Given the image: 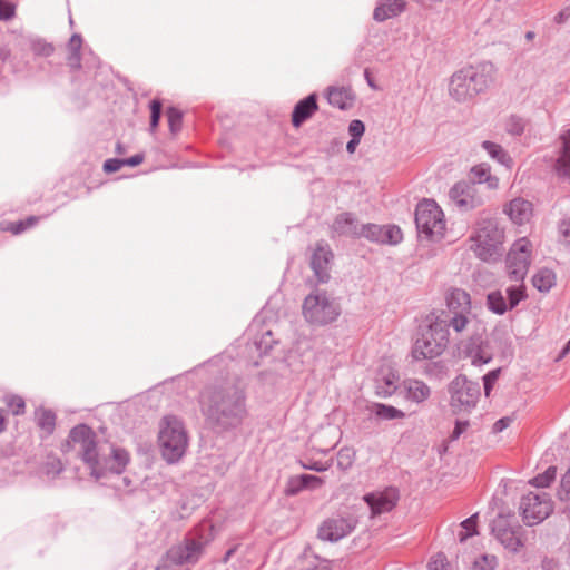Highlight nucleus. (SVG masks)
I'll return each mask as SVG.
<instances>
[{
    "instance_id": "0e129e2a",
    "label": "nucleus",
    "mask_w": 570,
    "mask_h": 570,
    "mask_svg": "<svg viewBox=\"0 0 570 570\" xmlns=\"http://www.w3.org/2000/svg\"><path fill=\"white\" fill-rule=\"evenodd\" d=\"M122 160H124V166L136 167L144 161V155L136 154L131 157L122 158Z\"/></svg>"
},
{
    "instance_id": "de8ad7c7",
    "label": "nucleus",
    "mask_w": 570,
    "mask_h": 570,
    "mask_svg": "<svg viewBox=\"0 0 570 570\" xmlns=\"http://www.w3.org/2000/svg\"><path fill=\"white\" fill-rule=\"evenodd\" d=\"M558 498L561 501H570V468L561 479Z\"/></svg>"
},
{
    "instance_id": "e2e57ef3",
    "label": "nucleus",
    "mask_w": 570,
    "mask_h": 570,
    "mask_svg": "<svg viewBox=\"0 0 570 570\" xmlns=\"http://www.w3.org/2000/svg\"><path fill=\"white\" fill-rule=\"evenodd\" d=\"M512 420L508 416L501 417L493 424V432L500 433L511 424Z\"/></svg>"
},
{
    "instance_id": "c9c22d12",
    "label": "nucleus",
    "mask_w": 570,
    "mask_h": 570,
    "mask_svg": "<svg viewBox=\"0 0 570 570\" xmlns=\"http://www.w3.org/2000/svg\"><path fill=\"white\" fill-rule=\"evenodd\" d=\"M478 513L472 514L460 523L458 539L460 542L466 541L469 538L478 534Z\"/></svg>"
},
{
    "instance_id": "8fccbe9b",
    "label": "nucleus",
    "mask_w": 570,
    "mask_h": 570,
    "mask_svg": "<svg viewBox=\"0 0 570 570\" xmlns=\"http://www.w3.org/2000/svg\"><path fill=\"white\" fill-rule=\"evenodd\" d=\"M500 372H501V368H494V370L488 372L483 376V387H484V393H485L487 396L490 395L491 390H492L494 383L499 379Z\"/></svg>"
},
{
    "instance_id": "aec40b11",
    "label": "nucleus",
    "mask_w": 570,
    "mask_h": 570,
    "mask_svg": "<svg viewBox=\"0 0 570 570\" xmlns=\"http://www.w3.org/2000/svg\"><path fill=\"white\" fill-rule=\"evenodd\" d=\"M504 213L514 224L523 225L532 215V204L523 198H514L505 205Z\"/></svg>"
},
{
    "instance_id": "6ab92c4d",
    "label": "nucleus",
    "mask_w": 570,
    "mask_h": 570,
    "mask_svg": "<svg viewBox=\"0 0 570 570\" xmlns=\"http://www.w3.org/2000/svg\"><path fill=\"white\" fill-rule=\"evenodd\" d=\"M318 109L317 94L313 92L299 100L292 111V124L295 128L301 127Z\"/></svg>"
},
{
    "instance_id": "2f4dec72",
    "label": "nucleus",
    "mask_w": 570,
    "mask_h": 570,
    "mask_svg": "<svg viewBox=\"0 0 570 570\" xmlns=\"http://www.w3.org/2000/svg\"><path fill=\"white\" fill-rule=\"evenodd\" d=\"M465 353L476 366L488 364L492 360V355L474 341L465 346Z\"/></svg>"
},
{
    "instance_id": "a211bd4d",
    "label": "nucleus",
    "mask_w": 570,
    "mask_h": 570,
    "mask_svg": "<svg viewBox=\"0 0 570 570\" xmlns=\"http://www.w3.org/2000/svg\"><path fill=\"white\" fill-rule=\"evenodd\" d=\"M361 226L354 214L341 213L335 217L331 226L332 237L344 236L358 238Z\"/></svg>"
},
{
    "instance_id": "b1692460",
    "label": "nucleus",
    "mask_w": 570,
    "mask_h": 570,
    "mask_svg": "<svg viewBox=\"0 0 570 570\" xmlns=\"http://www.w3.org/2000/svg\"><path fill=\"white\" fill-rule=\"evenodd\" d=\"M326 99L331 106L346 110L352 107L355 97L350 88L330 87L326 92Z\"/></svg>"
},
{
    "instance_id": "9d476101",
    "label": "nucleus",
    "mask_w": 570,
    "mask_h": 570,
    "mask_svg": "<svg viewBox=\"0 0 570 570\" xmlns=\"http://www.w3.org/2000/svg\"><path fill=\"white\" fill-rule=\"evenodd\" d=\"M450 406L454 413L471 412L481 395L480 384L458 375L449 385Z\"/></svg>"
},
{
    "instance_id": "5701e85b",
    "label": "nucleus",
    "mask_w": 570,
    "mask_h": 570,
    "mask_svg": "<svg viewBox=\"0 0 570 570\" xmlns=\"http://www.w3.org/2000/svg\"><path fill=\"white\" fill-rule=\"evenodd\" d=\"M448 311L441 314L471 313L470 295L460 288H454L446 296Z\"/></svg>"
},
{
    "instance_id": "7c9ffc66",
    "label": "nucleus",
    "mask_w": 570,
    "mask_h": 570,
    "mask_svg": "<svg viewBox=\"0 0 570 570\" xmlns=\"http://www.w3.org/2000/svg\"><path fill=\"white\" fill-rule=\"evenodd\" d=\"M532 284L539 292L547 293L556 284V274L552 269L541 268L533 275Z\"/></svg>"
},
{
    "instance_id": "13d9d810",
    "label": "nucleus",
    "mask_w": 570,
    "mask_h": 570,
    "mask_svg": "<svg viewBox=\"0 0 570 570\" xmlns=\"http://www.w3.org/2000/svg\"><path fill=\"white\" fill-rule=\"evenodd\" d=\"M468 426H469V421H466V420H456L454 429H453V431H452V433L450 435V440L451 441L458 440L462 435V433L465 432Z\"/></svg>"
},
{
    "instance_id": "a18cd8bd",
    "label": "nucleus",
    "mask_w": 570,
    "mask_h": 570,
    "mask_svg": "<svg viewBox=\"0 0 570 570\" xmlns=\"http://www.w3.org/2000/svg\"><path fill=\"white\" fill-rule=\"evenodd\" d=\"M498 559L492 554H482L473 562V570H494Z\"/></svg>"
},
{
    "instance_id": "052dcab7",
    "label": "nucleus",
    "mask_w": 570,
    "mask_h": 570,
    "mask_svg": "<svg viewBox=\"0 0 570 570\" xmlns=\"http://www.w3.org/2000/svg\"><path fill=\"white\" fill-rule=\"evenodd\" d=\"M82 38L78 33H73L68 42L69 53L80 52Z\"/></svg>"
},
{
    "instance_id": "e433bc0d",
    "label": "nucleus",
    "mask_w": 570,
    "mask_h": 570,
    "mask_svg": "<svg viewBox=\"0 0 570 570\" xmlns=\"http://www.w3.org/2000/svg\"><path fill=\"white\" fill-rule=\"evenodd\" d=\"M276 341L273 337L272 331H265L258 337L253 341V346L259 356L266 355L272 348Z\"/></svg>"
},
{
    "instance_id": "58836bf2",
    "label": "nucleus",
    "mask_w": 570,
    "mask_h": 570,
    "mask_svg": "<svg viewBox=\"0 0 570 570\" xmlns=\"http://www.w3.org/2000/svg\"><path fill=\"white\" fill-rule=\"evenodd\" d=\"M364 237L371 242L383 243V227L376 224H365L361 226L358 238Z\"/></svg>"
},
{
    "instance_id": "0eeeda50",
    "label": "nucleus",
    "mask_w": 570,
    "mask_h": 570,
    "mask_svg": "<svg viewBox=\"0 0 570 570\" xmlns=\"http://www.w3.org/2000/svg\"><path fill=\"white\" fill-rule=\"evenodd\" d=\"M429 324L421 330L412 347L414 360H432L440 356L448 346L449 331L445 324L436 322L433 314L428 316Z\"/></svg>"
},
{
    "instance_id": "9b49d317",
    "label": "nucleus",
    "mask_w": 570,
    "mask_h": 570,
    "mask_svg": "<svg viewBox=\"0 0 570 570\" xmlns=\"http://www.w3.org/2000/svg\"><path fill=\"white\" fill-rule=\"evenodd\" d=\"M519 511L524 524L532 527L544 521L553 511L548 493L529 492L520 501Z\"/></svg>"
},
{
    "instance_id": "49530a36",
    "label": "nucleus",
    "mask_w": 570,
    "mask_h": 570,
    "mask_svg": "<svg viewBox=\"0 0 570 570\" xmlns=\"http://www.w3.org/2000/svg\"><path fill=\"white\" fill-rule=\"evenodd\" d=\"M149 108H150L149 127H150V130L154 131L158 127L160 118H161L163 104L158 99H153L149 104Z\"/></svg>"
},
{
    "instance_id": "20e7f679",
    "label": "nucleus",
    "mask_w": 570,
    "mask_h": 570,
    "mask_svg": "<svg viewBox=\"0 0 570 570\" xmlns=\"http://www.w3.org/2000/svg\"><path fill=\"white\" fill-rule=\"evenodd\" d=\"M213 540V527L202 523L187 532L181 542L169 548L167 560L176 566L195 564Z\"/></svg>"
},
{
    "instance_id": "dca6fc26",
    "label": "nucleus",
    "mask_w": 570,
    "mask_h": 570,
    "mask_svg": "<svg viewBox=\"0 0 570 570\" xmlns=\"http://www.w3.org/2000/svg\"><path fill=\"white\" fill-rule=\"evenodd\" d=\"M333 252L325 243H318L311 256V268L318 284H325L331 278Z\"/></svg>"
},
{
    "instance_id": "c756f323",
    "label": "nucleus",
    "mask_w": 570,
    "mask_h": 570,
    "mask_svg": "<svg viewBox=\"0 0 570 570\" xmlns=\"http://www.w3.org/2000/svg\"><path fill=\"white\" fill-rule=\"evenodd\" d=\"M487 306L497 315H503L505 312L512 309L510 308L505 295L499 289L492 291L487 295Z\"/></svg>"
},
{
    "instance_id": "bf43d9fd",
    "label": "nucleus",
    "mask_w": 570,
    "mask_h": 570,
    "mask_svg": "<svg viewBox=\"0 0 570 570\" xmlns=\"http://www.w3.org/2000/svg\"><path fill=\"white\" fill-rule=\"evenodd\" d=\"M542 570H564L562 564L554 558H543L541 562Z\"/></svg>"
},
{
    "instance_id": "5fc2aeb1",
    "label": "nucleus",
    "mask_w": 570,
    "mask_h": 570,
    "mask_svg": "<svg viewBox=\"0 0 570 570\" xmlns=\"http://www.w3.org/2000/svg\"><path fill=\"white\" fill-rule=\"evenodd\" d=\"M7 404L9 407L12 409V413L14 415L22 414L24 411V406H26L23 399L20 396H17V395L10 396L8 399Z\"/></svg>"
},
{
    "instance_id": "f03ea898",
    "label": "nucleus",
    "mask_w": 570,
    "mask_h": 570,
    "mask_svg": "<svg viewBox=\"0 0 570 570\" xmlns=\"http://www.w3.org/2000/svg\"><path fill=\"white\" fill-rule=\"evenodd\" d=\"M68 445L85 463L90 476L97 481L106 478L109 473L121 474L130 460L129 453L125 449L99 441L92 429L86 424H79L71 429Z\"/></svg>"
},
{
    "instance_id": "2eb2a0df",
    "label": "nucleus",
    "mask_w": 570,
    "mask_h": 570,
    "mask_svg": "<svg viewBox=\"0 0 570 570\" xmlns=\"http://www.w3.org/2000/svg\"><path fill=\"white\" fill-rule=\"evenodd\" d=\"M449 198L461 212L475 209L483 204L476 186L466 180L454 184L449 190Z\"/></svg>"
},
{
    "instance_id": "393cba45",
    "label": "nucleus",
    "mask_w": 570,
    "mask_h": 570,
    "mask_svg": "<svg viewBox=\"0 0 570 570\" xmlns=\"http://www.w3.org/2000/svg\"><path fill=\"white\" fill-rule=\"evenodd\" d=\"M405 396L415 403H422L429 399L431 394L430 387L420 380L409 379L404 381Z\"/></svg>"
},
{
    "instance_id": "c03bdc74",
    "label": "nucleus",
    "mask_w": 570,
    "mask_h": 570,
    "mask_svg": "<svg viewBox=\"0 0 570 570\" xmlns=\"http://www.w3.org/2000/svg\"><path fill=\"white\" fill-rule=\"evenodd\" d=\"M355 453L350 448H343L337 452V468L342 471L347 470L354 462Z\"/></svg>"
},
{
    "instance_id": "6e6552de",
    "label": "nucleus",
    "mask_w": 570,
    "mask_h": 570,
    "mask_svg": "<svg viewBox=\"0 0 570 570\" xmlns=\"http://www.w3.org/2000/svg\"><path fill=\"white\" fill-rule=\"evenodd\" d=\"M504 239V230L499 226L497 219L482 217L475 233L471 236L470 248L482 261L488 262L500 255V247Z\"/></svg>"
},
{
    "instance_id": "ddd939ff",
    "label": "nucleus",
    "mask_w": 570,
    "mask_h": 570,
    "mask_svg": "<svg viewBox=\"0 0 570 570\" xmlns=\"http://www.w3.org/2000/svg\"><path fill=\"white\" fill-rule=\"evenodd\" d=\"M491 530L495 539L511 552H517L523 546L522 528L512 525L510 520L503 515H498L492 521Z\"/></svg>"
},
{
    "instance_id": "f3484780",
    "label": "nucleus",
    "mask_w": 570,
    "mask_h": 570,
    "mask_svg": "<svg viewBox=\"0 0 570 570\" xmlns=\"http://www.w3.org/2000/svg\"><path fill=\"white\" fill-rule=\"evenodd\" d=\"M400 493L397 488L387 487L383 491L371 492L364 495L373 515L390 512L397 503Z\"/></svg>"
},
{
    "instance_id": "4d7b16f0",
    "label": "nucleus",
    "mask_w": 570,
    "mask_h": 570,
    "mask_svg": "<svg viewBox=\"0 0 570 570\" xmlns=\"http://www.w3.org/2000/svg\"><path fill=\"white\" fill-rule=\"evenodd\" d=\"M122 167H124L122 158H109V159L105 160L104 166H102L105 173H107V174L116 173Z\"/></svg>"
},
{
    "instance_id": "4468645a",
    "label": "nucleus",
    "mask_w": 570,
    "mask_h": 570,
    "mask_svg": "<svg viewBox=\"0 0 570 570\" xmlns=\"http://www.w3.org/2000/svg\"><path fill=\"white\" fill-rule=\"evenodd\" d=\"M357 519L352 515H337L325 520L318 529V538L336 542L354 531Z\"/></svg>"
},
{
    "instance_id": "4c0bfd02",
    "label": "nucleus",
    "mask_w": 570,
    "mask_h": 570,
    "mask_svg": "<svg viewBox=\"0 0 570 570\" xmlns=\"http://www.w3.org/2000/svg\"><path fill=\"white\" fill-rule=\"evenodd\" d=\"M37 424L47 434H51L56 426V414L51 410L41 409L37 412Z\"/></svg>"
},
{
    "instance_id": "774afa93",
    "label": "nucleus",
    "mask_w": 570,
    "mask_h": 570,
    "mask_svg": "<svg viewBox=\"0 0 570 570\" xmlns=\"http://www.w3.org/2000/svg\"><path fill=\"white\" fill-rule=\"evenodd\" d=\"M413 1L416 2L420 7H422L424 9H432L438 3L442 2V0H413Z\"/></svg>"
},
{
    "instance_id": "a19ab883",
    "label": "nucleus",
    "mask_w": 570,
    "mask_h": 570,
    "mask_svg": "<svg viewBox=\"0 0 570 570\" xmlns=\"http://www.w3.org/2000/svg\"><path fill=\"white\" fill-rule=\"evenodd\" d=\"M166 115L170 132L177 134L181 129L183 112L176 107H168Z\"/></svg>"
},
{
    "instance_id": "423d86ee",
    "label": "nucleus",
    "mask_w": 570,
    "mask_h": 570,
    "mask_svg": "<svg viewBox=\"0 0 570 570\" xmlns=\"http://www.w3.org/2000/svg\"><path fill=\"white\" fill-rule=\"evenodd\" d=\"M158 444L164 460L169 464L177 463L185 455L188 436L178 417L168 415L161 420Z\"/></svg>"
},
{
    "instance_id": "39448f33",
    "label": "nucleus",
    "mask_w": 570,
    "mask_h": 570,
    "mask_svg": "<svg viewBox=\"0 0 570 570\" xmlns=\"http://www.w3.org/2000/svg\"><path fill=\"white\" fill-rule=\"evenodd\" d=\"M302 313L305 321L313 326L334 323L342 314L340 299L323 289H314L303 302Z\"/></svg>"
},
{
    "instance_id": "bb28decb",
    "label": "nucleus",
    "mask_w": 570,
    "mask_h": 570,
    "mask_svg": "<svg viewBox=\"0 0 570 570\" xmlns=\"http://www.w3.org/2000/svg\"><path fill=\"white\" fill-rule=\"evenodd\" d=\"M469 315L470 313L433 314V317L436 322L444 323L448 331L452 327L456 333H461L470 322Z\"/></svg>"
},
{
    "instance_id": "72a5a7b5",
    "label": "nucleus",
    "mask_w": 570,
    "mask_h": 570,
    "mask_svg": "<svg viewBox=\"0 0 570 570\" xmlns=\"http://www.w3.org/2000/svg\"><path fill=\"white\" fill-rule=\"evenodd\" d=\"M481 146L488 153V155L499 164L509 166L511 163V157L499 144L484 140Z\"/></svg>"
},
{
    "instance_id": "f8f14e48",
    "label": "nucleus",
    "mask_w": 570,
    "mask_h": 570,
    "mask_svg": "<svg viewBox=\"0 0 570 570\" xmlns=\"http://www.w3.org/2000/svg\"><path fill=\"white\" fill-rule=\"evenodd\" d=\"M531 243L527 238L518 239L507 256V272L514 282L524 281L530 266Z\"/></svg>"
},
{
    "instance_id": "79ce46f5",
    "label": "nucleus",
    "mask_w": 570,
    "mask_h": 570,
    "mask_svg": "<svg viewBox=\"0 0 570 570\" xmlns=\"http://www.w3.org/2000/svg\"><path fill=\"white\" fill-rule=\"evenodd\" d=\"M402 238L403 234L400 227L395 225L383 226L382 244L396 245L402 240Z\"/></svg>"
},
{
    "instance_id": "7ed1b4c3",
    "label": "nucleus",
    "mask_w": 570,
    "mask_h": 570,
    "mask_svg": "<svg viewBox=\"0 0 570 570\" xmlns=\"http://www.w3.org/2000/svg\"><path fill=\"white\" fill-rule=\"evenodd\" d=\"M493 79L494 66L491 62L469 66L453 73L449 92L456 101L464 102L485 91Z\"/></svg>"
},
{
    "instance_id": "338daca9",
    "label": "nucleus",
    "mask_w": 570,
    "mask_h": 570,
    "mask_svg": "<svg viewBox=\"0 0 570 570\" xmlns=\"http://www.w3.org/2000/svg\"><path fill=\"white\" fill-rule=\"evenodd\" d=\"M28 229V226H26V223L23 220H19L17 223H13L10 227V230L12 234L18 235Z\"/></svg>"
},
{
    "instance_id": "864d4df0",
    "label": "nucleus",
    "mask_w": 570,
    "mask_h": 570,
    "mask_svg": "<svg viewBox=\"0 0 570 570\" xmlns=\"http://www.w3.org/2000/svg\"><path fill=\"white\" fill-rule=\"evenodd\" d=\"M32 50L38 56L49 57L53 52V47L50 43L38 40L32 43Z\"/></svg>"
},
{
    "instance_id": "09e8293b",
    "label": "nucleus",
    "mask_w": 570,
    "mask_h": 570,
    "mask_svg": "<svg viewBox=\"0 0 570 570\" xmlns=\"http://www.w3.org/2000/svg\"><path fill=\"white\" fill-rule=\"evenodd\" d=\"M16 14V6L7 0H0V20L9 21Z\"/></svg>"
},
{
    "instance_id": "f704fd0d",
    "label": "nucleus",
    "mask_w": 570,
    "mask_h": 570,
    "mask_svg": "<svg viewBox=\"0 0 570 570\" xmlns=\"http://www.w3.org/2000/svg\"><path fill=\"white\" fill-rule=\"evenodd\" d=\"M372 412L377 419L385 421L403 419L405 416L404 412L401 410L383 403H374L372 406Z\"/></svg>"
},
{
    "instance_id": "f257e3e1",
    "label": "nucleus",
    "mask_w": 570,
    "mask_h": 570,
    "mask_svg": "<svg viewBox=\"0 0 570 570\" xmlns=\"http://www.w3.org/2000/svg\"><path fill=\"white\" fill-rule=\"evenodd\" d=\"M234 361L215 356L191 373L206 380L198 395V405L206 425L219 436H237L248 417L247 394L232 373Z\"/></svg>"
},
{
    "instance_id": "a878e982",
    "label": "nucleus",
    "mask_w": 570,
    "mask_h": 570,
    "mask_svg": "<svg viewBox=\"0 0 570 570\" xmlns=\"http://www.w3.org/2000/svg\"><path fill=\"white\" fill-rule=\"evenodd\" d=\"M554 170L560 178L570 181V137L562 135V148L557 158Z\"/></svg>"
},
{
    "instance_id": "4be33fe9",
    "label": "nucleus",
    "mask_w": 570,
    "mask_h": 570,
    "mask_svg": "<svg viewBox=\"0 0 570 570\" xmlns=\"http://www.w3.org/2000/svg\"><path fill=\"white\" fill-rule=\"evenodd\" d=\"M324 483L320 476L312 474H299L289 479L286 494L296 495L304 490H315Z\"/></svg>"
},
{
    "instance_id": "ea45409f",
    "label": "nucleus",
    "mask_w": 570,
    "mask_h": 570,
    "mask_svg": "<svg viewBox=\"0 0 570 570\" xmlns=\"http://www.w3.org/2000/svg\"><path fill=\"white\" fill-rule=\"evenodd\" d=\"M557 476V468L549 466L543 473L538 474L530 480V484L535 488H548Z\"/></svg>"
},
{
    "instance_id": "412c9836",
    "label": "nucleus",
    "mask_w": 570,
    "mask_h": 570,
    "mask_svg": "<svg viewBox=\"0 0 570 570\" xmlns=\"http://www.w3.org/2000/svg\"><path fill=\"white\" fill-rule=\"evenodd\" d=\"M406 9V0H381L374 9L373 18L379 22L397 17Z\"/></svg>"
},
{
    "instance_id": "473e14b6",
    "label": "nucleus",
    "mask_w": 570,
    "mask_h": 570,
    "mask_svg": "<svg viewBox=\"0 0 570 570\" xmlns=\"http://www.w3.org/2000/svg\"><path fill=\"white\" fill-rule=\"evenodd\" d=\"M505 297L510 308H515L519 303L527 298V288L523 281L515 282L505 288Z\"/></svg>"
},
{
    "instance_id": "37998d69",
    "label": "nucleus",
    "mask_w": 570,
    "mask_h": 570,
    "mask_svg": "<svg viewBox=\"0 0 570 570\" xmlns=\"http://www.w3.org/2000/svg\"><path fill=\"white\" fill-rule=\"evenodd\" d=\"M525 129V120L519 116H510L505 122V130L512 136H521Z\"/></svg>"
},
{
    "instance_id": "603ef678",
    "label": "nucleus",
    "mask_w": 570,
    "mask_h": 570,
    "mask_svg": "<svg viewBox=\"0 0 570 570\" xmlns=\"http://www.w3.org/2000/svg\"><path fill=\"white\" fill-rule=\"evenodd\" d=\"M429 570H450L446 557L443 553H438L429 561Z\"/></svg>"
},
{
    "instance_id": "6e6d98bb",
    "label": "nucleus",
    "mask_w": 570,
    "mask_h": 570,
    "mask_svg": "<svg viewBox=\"0 0 570 570\" xmlns=\"http://www.w3.org/2000/svg\"><path fill=\"white\" fill-rule=\"evenodd\" d=\"M365 131V125L362 120L354 119L348 125V134L354 138H362Z\"/></svg>"
},
{
    "instance_id": "1a4fd4ad",
    "label": "nucleus",
    "mask_w": 570,
    "mask_h": 570,
    "mask_svg": "<svg viewBox=\"0 0 570 570\" xmlns=\"http://www.w3.org/2000/svg\"><path fill=\"white\" fill-rule=\"evenodd\" d=\"M415 225L419 235L428 239H440L445 230V219L441 207L433 199L421 200L415 208Z\"/></svg>"
},
{
    "instance_id": "680f3d73",
    "label": "nucleus",
    "mask_w": 570,
    "mask_h": 570,
    "mask_svg": "<svg viewBox=\"0 0 570 570\" xmlns=\"http://www.w3.org/2000/svg\"><path fill=\"white\" fill-rule=\"evenodd\" d=\"M559 232L563 236L564 242L570 244V217L561 220L559 225Z\"/></svg>"
},
{
    "instance_id": "69168bd1",
    "label": "nucleus",
    "mask_w": 570,
    "mask_h": 570,
    "mask_svg": "<svg viewBox=\"0 0 570 570\" xmlns=\"http://www.w3.org/2000/svg\"><path fill=\"white\" fill-rule=\"evenodd\" d=\"M80 61H81L80 52L69 53L68 66L71 69H79L81 67Z\"/></svg>"
},
{
    "instance_id": "cd10ccee",
    "label": "nucleus",
    "mask_w": 570,
    "mask_h": 570,
    "mask_svg": "<svg viewBox=\"0 0 570 570\" xmlns=\"http://www.w3.org/2000/svg\"><path fill=\"white\" fill-rule=\"evenodd\" d=\"M469 183L474 186L487 183L490 188H494L498 185V179L491 176L488 165L481 164L471 169Z\"/></svg>"
},
{
    "instance_id": "c85d7f7f",
    "label": "nucleus",
    "mask_w": 570,
    "mask_h": 570,
    "mask_svg": "<svg viewBox=\"0 0 570 570\" xmlns=\"http://www.w3.org/2000/svg\"><path fill=\"white\" fill-rule=\"evenodd\" d=\"M396 375L393 372H389L379 376L375 380V393L380 397H389L396 390Z\"/></svg>"
},
{
    "instance_id": "3c124183",
    "label": "nucleus",
    "mask_w": 570,
    "mask_h": 570,
    "mask_svg": "<svg viewBox=\"0 0 570 570\" xmlns=\"http://www.w3.org/2000/svg\"><path fill=\"white\" fill-rule=\"evenodd\" d=\"M332 463H333V459L325 461V462L309 460L308 462H302V466L305 470H311V471H315V472H324V471H327L332 466Z\"/></svg>"
}]
</instances>
